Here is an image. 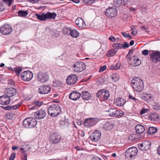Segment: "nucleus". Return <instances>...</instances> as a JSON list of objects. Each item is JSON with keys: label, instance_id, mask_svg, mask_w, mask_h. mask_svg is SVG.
<instances>
[{"label": "nucleus", "instance_id": "obj_1", "mask_svg": "<svg viewBox=\"0 0 160 160\" xmlns=\"http://www.w3.org/2000/svg\"><path fill=\"white\" fill-rule=\"evenodd\" d=\"M132 87L135 91L140 92L144 88L143 82L139 78L135 77L131 81Z\"/></svg>", "mask_w": 160, "mask_h": 160}, {"label": "nucleus", "instance_id": "obj_2", "mask_svg": "<svg viewBox=\"0 0 160 160\" xmlns=\"http://www.w3.org/2000/svg\"><path fill=\"white\" fill-rule=\"evenodd\" d=\"M60 107L57 104H52L48 108V112L49 115L52 117L58 116L61 112Z\"/></svg>", "mask_w": 160, "mask_h": 160}, {"label": "nucleus", "instance_id": "obj_3", "mask_svg": "<svg viewBox=\"0 0 160 160\" xmlns=\"http://www.w3.org/2000/svg\"><path fill=\"white\" fill-rule=\"evenodd\" d=\"M37 124V121L31 117L26 118L23 122V126L26 128H34Z\"/></svg>", "mask_w": 160, "mask_h": 160}, {"label": "nucleus", "instance_id": "obj_4", "mask_svg": "<svg viewBox=\"0 0 160 160\" xmlns=\"http://www.w3.org/2000/svg\"><path fill=\"white\" fill-rule=\"evenodd\" d=\"M86 66V65L84 62H77L74 64L72 68L74 72H80L85 69Z\"/></svg>", "mask_w": 160, "mask_h": 160}, {"label": "nucleus", "instance_id": "obj_5", "mask_svg": "<svg viewBox=\"0 0 160 160\" xmlns=\"http://www.w3.org/2000/svg\"><path fill=\"white\" fill-rule=\"evenodd\" d=\"M104 14L107 17L112 18L114 17L117 15V10L114 7H109L107 8L104 12Z\"/></svg>", "mask_w": 160, "mask_h": 160}, {"label": "nucleus", "instance_id": "obj_6", "mask_svg": "<svg viewBox=\"0 0 160 160\" xmlns=\"http://www.w3.org/2000/svg\"><path fill=\"white\" fill-rule=\"evenodd\" d=\"M98 98H102L104 100H107L110 96L109 91L106 89H102L98 91L96 94Z\"/></svg>", "mask_w": 160, "mask_h": 160}, {"label": "nucleus", "instance_id": "obj_7", "mask_svg": "<svg viewBox=\"0 0 160 160\" xmlns=\"http://www.w3.org/2000/svg\"><path fill=\"white\" fill-rule=\"evenodd\" d=\"M61 139V136L58 133H52L49 136L50 142L54 144L58 143Z\"/></svg>", "mask_w": 160, "mask_h": 160}, {"label": "nucleus", "instance_id": "obj_8", "mask_svg": "<svg viewBox=\"0 0 160 160\" xmlns=\"http://www.w3.org/2000/svg\"><path fill=\"white\" fill-rule=\"evenodd\" d=\"M49 76L47 73L39 72L38 73L37 79L42 83H44L49 79Z\"/></svg>", "mask_w": 160, "mask_h": 160}, {"label": "nucleus", "instance_id": "obj_9", "mask_svg": "<svg viewBox=\"0 0 160 160\" xmlns=\"http://www.w3.org/2000/svg\"><path fill=\"white\" fill-rule=\"evenodd\" d=\"M32 73L29 71L24 72L21 75L22 79L25 81H29L32 78Z\"/></svg>", "mask_w": 160, "mask_h": 160}, {"label": "nucleus", "instance_id": "obj_10", "mask_svg": "<svg viewBox=\"0 0 160 160\" xmlns=\"http://www.w3.org/2000/svg\"><path fill=\"white\" fill-rule=\"evenodd\" d=\"M99 120L97 118H88L85 120L84 124L87 127H90L96 124Z\"/></svg>", "mask_w": 160, "mask_h": 160}, {"label": "nucleus", "instance_id": "obj_11", "mask_svg": "<svg viewBox=\"0 0 160 160\" xmlns=\"http://www.w3.org/2000/svg\"><path fill=\"white\" fill-rule=\"evenodd\" d=\"M101 136L100 132L98 130H96L91 134L89 137L92 141L97 142L99 140Z\"/></svg>", "mask_w": 160, "mask_h": 160}, {"label": "nucleus", "instance_id": "obj_12", "mask_svg": "<svg viewBox=\"0 0 160 160\" xmlns=\"http://www.w3.org/2000/svg\"><path fill=\"white\" fill-rule=\"evenodd\" d=\"M129 60L130 62V64L134 67H137L139 66L141 62L140 60L135 56H133Z\"/></svg>", "mask_w": 160, "mask_h": 160}, {"label": "nucleus", "instance_id": "obj_13", "mask_svg": "<svg viewBox=\"0 0 160 160\" xmlns=\"http://www.w3.org/2000/svg\"><path fill=\"white\" fill-rule=\"evenodd\" d=\"M12 31L11 27L8 25H5L1 27L0 28L1 33L4 35L10 33L12 32Z\"/></svg>", "mask_w": 160, "mask_h": 160}, {"label": "nucleus", "instance_id": "obj_14", "mask_svg": "<svg viewBox=\"0 0 160 160\" xmlns=\"http://www.w3.org/2000/svg\"><path fill=\"white\" fill-rule=\"evenodd\" d=\"M150 55L152 62L157 63L160 61V52H159L150 53Z\"/></svg>", "mask_w": 160, "mask_h": 160}, {"label": "nucleus", "instance_id": "obj_15", "mask_svg": "<svg viewBox=\"0 0 160 160\" xmlns=\"http://www.w3.org/2000/svg\"><path fill=\"white\" fill-rule=\"evenodd\" d=\"M46 115V112L44 110L40 109L35 112L34 116L37 119H41L43 118Z\"/></svg>", "mask_w": 160, "mask_h": 160}, {"label": "nucleus", "instance_id": "obj_16", "mask_svg": "<svg viewBox=\"0 0 160 160\" xmlns=\"http://www.w3.org/2000/svg\"><path fill=\"white\" fill-rule=\"evenodd\" d=\"M51 90L50 87L48 85H42L39 87L38 92L41 94H46L49 93Z\"/></svg>", "mask_w": 160, "mask_h": 160}, {"label": "nucleus", "instance_id": "obj_17", "mask_svg": "<svg viewBox=\"0 0 160 160\" xmlns=\"http://www.w3.org/2000/svg\"><path fill=\"white\" fill-rule=\"evenodd\" d=\"M77 81V77L73 74H71L69 75L66 79L67 83L69 85H73L75 84Z\"/></svg>", "mask_w": 160, "mask_h": 160}, {"label": "nucleus", "instance_id": "obj_18", "mask_svg": "<svg viewBox=\"0 0 160 160\" xmlns=\"http://www.w3.org/2000/svg\"><path fill=\"white\" fill-rule=\"evenodd\" d=\"M11 99L6 95H3L0 97V104L2 105H7L9 104Z\"/></svg>", "mask_w": 160, "mask_h": 160}, {"label": "nucleus", "instance_id": "obj_19", "mask_svg": "<svg viewBox=\"0 0 160 160\" xmlns=\"http://www.w3.org/2000/svg\"><path fill=\"white\" fill-rule=\"evenodd\" d=\"M5 93L6 96L8 97H12L16 95L17 93L16 90L13 88H7L5 91Z\"/></svg>", "mask_w": 160, "mask_h": 160}, {"label": "nucleus", "instance_id": "obj_20", "mask_svg": "<svg viewBox=\"0 0 160 160\" xmlns=\"http://www.w3.org/2000/svg\"><path fill=\"white\" fill-rule=\"evenodd\" d=\"M81 94L77 91H73L70 94L69 98L73 100H76L81 97Z\"/></svg>", "mask_w": 160, "mask_h": 160}, {"label": "nucleus", "instance_id": "obj_21", "mask_svg": "<svg viewBox=\"0 0 160 160\" xmlns=\"http://www.w3.org/2000/svg\"><path fill=\"white\" fill-rule=\"evenodd\" d=\"M142 100L146 101H152L153 100V97L151 94L147 93H144L142 96Z\"/></svg>", "mask_w": 160, "mask_h": 160}, {"label": "nucleus", "instance_id": "obj_22", "mask_svg": "<svg viewBox=\"0 0 160 160\" xmlns=\"http://www.w3.org/2000/svg\"><path fill=\"white\" fill-rule=\"evenodd\" d=\"M125 102L124 99L119 97L116 99L114 101V103L117 106L120 107L123 106Z\"/></svg>", "mask_w": 160, "mask_h": 160}, {"label": "nucleus", "instance_id": "obj_23", "mask_svg": "<svg viewBox=\"0 0 160 160\" xmlns=\"http://www.w3.org/2000/svg\"><path fill=\"white\" fill-rule=\"evenodd\" d=\"M35 16L37 17V19L40 21H44L46 20V14L44 13H41L39 14L36 13Z\"/></svg>", "mask_w": 160, "mask_h": 160}, {"label": "nucleus", "instance_id": "obj_24", "mask_svg": "<svg viewBox=\"0 0 160 160\" xmlns=\"http://www.w3.org/2000/svg\"><path fill=\"white\" fill-rule=\"evenodd\" d=\"M75 23L79 28H83L85 26V22L81 18H77L75 21Z\"/></svg>", "mask_w": 160, "mask_h": 160}, {"label": "nucleus", "instance_id": "obj_25", "mask_svg": "<svg viewBox=\"0 0 160 160\" xmlns=\"http://www.w3.org/2000/svg\"><path fill=\"white\" fill-rule=\"evenodd\" d=\"M135 129L137 133L140 134L143 133L145 130L144 127L141 125H137L135 127Z\"/></svg>", "mask_w": 160, "mask_h": 160}, {"label": "nucleus", "instance_id": "obj_26", "mask_svg": "<svg viewBox=\"0 0 160 160\" xmlns=\"http://www.w3.org/2000/svg\"><path fill=\"white\" fill-rule=\"evenodd\" d=\"M91 97V94L87 91H85L82 93V97L83 100H88Z\"/></svg>", "mask_w": 160, "mask_h": 160}, {"label": "nucleus", "instance_id": "obj_27", "mask_svg": "<svg viewBox=\"0 0 160 160\" xmlns=\"http://www.w3.org/2000/svg\"><path fill=\"white\" fill-rule=\"evenodd\" d=\"M113 124L112 122H106L103 126V128L107 130H110L113 128Z\"/></svg>", "mask_w": 160, "mask_h": 160}, {"label": "nucleus", "instance_id": "obj_28", "mask_svg": "<svg viewBox=\"0 0 160 160\" xmlns=\"http://www.w3.org/2000/svg\"><path fill=\"white\" fill-rule=\"evenodd\" d=\"M56 16L57 15L55 12L50 13L48 12L46 13L47 19H54L55 18Z\"/></svg>", "mask_w": 160, "mask_h": 160}, {"label": "nucleus", "instance_id": "obj_29", "mask_svg": "<svg viewBox=\"0 0 160 160\" xmlns=\"http://www.w3.org/2000/svg\"><path fill=\"white\" fill-rule=\"evenodd\" d=\"M157 131L158 129L156 128L151 127L148 128V133L149 134H154Z\"/></svg>", "mask_w": 160, "mask_h": 160}, {"label": "nucleus", "instance_id": "obj_30", "mask_svg": "<svg viewBox=\"0 0 160 160\" xmlns=\"http://www.w3.org/2000/svg\"><path fill=\"white\" fill-rule=\"evenodd\" d=\"M117 52V50L116 49H114V48L110 50L107 53V57H110L113 56Z\"/></svg>", "mask_w": 160, "mask_h": 160}, {"label": "nucleus", "instance_id": "obj_31", "mask_svg": "<svg viewBox=\"0 0 160 160\" xmlns=\"http://www.w3.org/2000/svg\"><path fill=\"white\" fill-rule=\"evenodd\" d=\"M116 109L110 108L108 109V111H106L108 112V115L112 117L115 116V112H116Z\"/></svg>", "mask_w": 160, "mask_h": 160}, {"label": "nucleus", "instance_id": "obj_32", "mask_svg": "<svg viewBox=\"0 0 160 160\" xmlns=\"http://www.w3.org/2000/svg\"><path fill=\"white\" fill-rule=\"evenodd\" d=\"M151 143L150 142L147 141L143 143L144 151L148 150L151 147Z\"/></svg>", "mask_w": 160, "mask_h": 160}, {"label": "nucleus", "instance_id": "obj_33", "mask_svg": "<svg viewBox=\"0 0 160 160\" xmlns=\"http://www.w3.org/2000/svg\"><path fill=\"white\" fill-rule=\"evenodd\" d=\"M18 15L20 17H25L28 14L26 11L19 10L18 12Z\"/></svg>", "mask_w": 160, "mask_h": 160}, {"label": "nucleus", "instance_id": "obj_34", "mask_svg": "<svg viewBox=\"0 0 160 160\" xmlns=\"http://www.w3.org/2000/svg\"><path fill=\"white\" fill-rule=\"evenodd\" d=\"M70 35L72 37L76 38L78 36L79 33L76 30L73 29L71 31Z\"/></svg>", "mask_w": 160, "mask_h": 160}, {"label": "nucleus", "instance_id": "obj_35", "mask_svg": "<svg viewBox=\"0 0 160 160\" xmlns=\"http://www.w3.org/2000/svg\"><path fill=\"white\" fill-rule=\"evenodd\" d=\"M129 148L132 150H131V154H130V155L132 158L133 156H135L137 154V149L135 147H132Z\"/></svg>", "mask_w": 160, "mask_h": 160}, {"label": "nucleus", "instance_id": "obj_36", "mask_svg": "<svg viewBox=\"0 0 160 160\" xmlns=\"http://www.w3.org/2000/svg\"><path fill=\"white\" fill-rule=\"evenodd\" d=\"M158 118V117L157 115L153 113L151 114L148 116V119L152 121H154L156 119Z\"/></svg>", "mask_w": 160, "mask_h": 160}, {"label": "nucleus", "instance_id": "obj_37", "mask_svg": "<svg viewBox=\"0 0 160 160\" xmlns=\"http://www.w3.org/2000/svg\"><path fill=\"white\" fill-rule=\"evenodd\" d=\"M71 29L65 27L63 29V33L65 35H70L71 31Z\"/></svg>", "mask_w": 160, "mask_h": 160}, {"label": "nucleus", "instance_id": "obj_38", "mask_svg": "<svg viewBox=\"0 0 160 160\" xmlns=\"http://www.w3.org/2000/svg\"><path fill=\"white\" fill-rule=\"evenodd\" d=\"M132 150L131 149H130V148H128L126 151L125 153V156L126 158L131 159L132 158L130 154L131 152V150Z\"/></svg>", "mask_w": 160, "mask_h": 160}, {"label": "nucleus", "instance_id": "obj_39", "mask_svg": "<svg viewBox=\"0 0 160 160\" xmlns=\"http://www.w3.org/2000/svg\"><path fill=\"white\" fill-rule=\"evenodd\" d=\"M111 79L113 81L117 82L119 80V76L117 74H113L111 76Z\"/></svg>", "mask_w": 160, "mask_h": 160}, {"label": "nucleus", "instance_id": "obj_40", "mask_svg": "<svg viewBox=\"0 0 160 160\" xmlns=\"http://www.w3.org/2000/svg\"><path fill=\"white\" fill-rule=\"evenodd\" d=\"M112 47L114 49H116L117 50V49H121L122 48V44L119 43H114L113 44Z\"/></svg>", "mask_w": 160, "mask_h": 160}, {"label": "nucleus", "instance_id": "obj_41", "mask_svg": "<svg viewBox=\"0 0 160 160\" xmlns=\"http://www.w3.org/2000/svg\"><path fill=\"white\" fill-rule=\"evenodd\" d=\"M122 0H113L114 5L116 7L120 6L122 3Z\"/></svg>", "mask_w": 160, "mask_h": 160}, {"label": "nucleus", "instance_id": "obj_42", "mask_svg": "<svg viewBox=\"0 0 160 160\" xmlns=\"http://www.w3.org/2000/svg\"><path fill=\"white\" fill-rule=\"evenodd\" d=\"M60 124L66 126L69 125V121L68 119H65L64 120H62L60 122Z\"/></svg>", "mask_w": 160, "mask_h": 160}, {"label": "nucleus", "instance_id": "obj_43", "mask_svg": "<svg viewBox=\"0 0 160 160\" xmlns=\"http://www.w3.org/2000/svg\"><path fill=\"white\" fill-rule=\"evenodd\" d=\"M95 0H82V1L85 4L88 5H90L93 3Z\"/></svg>", "mask_w": 160, "mask_h": 160}, {"label": "nucleus", "instance_id": "obj_44", "mask_svg": "<svg viewBox=\"0 0 160 160\" xmlns=\"http://www.w3.org/2000/svg\"><path fill=\"white\" fill-rule=\"evenodd\" d=\"M53 85L55 87H59L61 86L62 83L61 82L55 80L53 81Z\"/></svg>", "mask_w": 160, "mask_h": 160}, {"label": "nucleus", "instance_id": "obj_45", "mask_svg": "<svg viewBox=\"0 0 160 160\" xmlns=\"http://www.w3.org/2000/svg\"><path fill=\"white\" fill-rule=\"evenodd\" d=\"M15 71L16 72V74L18 76H19L20 73L22 71V68L19 67H16L14 69Z\"/></svg>", "mask_w": 160, "mask_h": 160}, {"label": "nucleus", "instance_id": "obj_46", "mask_svg": "<svg viewBox=\"0 0 160 160\" xmlns=\"http://www.w3.org/2000/svg\"><path fill=\"white\" fill-rule=\"evenodd\" d=\"M21 105V103H18L14 105L10 106V111L16 109L19 107Z\"/></svg>", "mask_w": 160, "mask_h": 160}, {"label": "nucleus", "instance_id": "obj_47", "mask_svg": "<svg viewBox=\"0 0 160 160\" xmlns=\"http://www.w3.org/2000/svg\"><path fill=\"white\" fill-rule=\"evenodd\" d=\"M115 116L117 117L119 116H121L123 114V112L121 111H119L116 110V112H115Z\"/></svg>", "mask_w": 160, "mask_h": 160}, {"label": "nucleus", "instance_id": "obj_48", "mask_svg": "<svg viewBox=\"0 0 160 160\" xmlns=\"http://www.w3.org/2000/svg\"><path fill=\"white\" fill-rule=\"evenodd\" d=\"M12 0H3L2 1L5 3L8 6L11 5Z\"/></svg>", "mask_w": 160, "mask_h": 160}, {"label": "nucleus", "instance_id": "obj_49", "mask_svg": "<svg viewBox=\"0 0 160 160\" xmlns=\"http://www.w3.org/2000/svg\"><path fill=\"white\" fill-rule=\"evenodd\" d=\"M133 52V49H131L130 50L128 55L126 56V58L127 59H129L131 58V57H130V56L132 54Z\"/></svg>", "mask_w": 160, "mask_h": 160}, {"label": "nucleus", "instance_id": "obj_50", "mask_svg": "<svg viewBox=\"0 0 160 160\" xmlns=\"http://www.w3.org/2000/svg\"><path fill=\"white\" fill-rule=\"evenodd\" d=\"M122 34L123 36L125 38H128L130 39L132 38V37L131 35H130L128 33H126L125 32H122Z\"/></svg>", "mask_w": 160, "mask_h": 160}, {"label": "nucleus", "instance_id": "obj_51", "mask_svg": "<svg viewBox=\"0 0 160 160\" xmlns=\"http://www.w3.org/2000/svg\"><path fill=\"white\" fill-rule=\"evenodd\" d=\"M148 111V109H144L143 108L140 111V114L141 115L142 114H143L145 113L146 112H147Z\"/></svg>", "mask_w": 160, "mask_h": 160}, {"label": "nucleus", "instance_id": "obj_52", "mask_svg": "<svg viewBox=\"0 0 160 160\" xmlns=\"http://www.w3.org/2000/svg\"><path fill=\"white\" fill-rule=\"evenodd\" d=\"M16 156V153L15 152L12 153L9 158V160H14Z\"/></svg>", "mask_w": 160, "mask_h": 160}, {"label": "nucleus", "instance_id": "obj_53", "mask_svg": "<svg viewBox=\"0 0 160 160\" xmlns=\"http://www.w3.org/2000/svg\"><path fill=\"white\" fill-rule=\"evenodd\" d=\"M135 135H131L129 138V139L132 141L135 140L136 139V138L135 137Z\"/></svg>", "mask_w": 160, "mask_h": 160}, {"label": "nucleus", "instance_id": "obj_54", "mask_svg": "<svg viewBox=\"0 0 160 160\" xmlns=\"http://www.w3.org/2000/svg\"><path fill=\"white\" fill-rule=\"evenodd\" d=\"M129 98L130 99L132 100L135 103L137 102V101H138V100L136 98L133 97L131 95H129Z\"/></svg>", "mask_w": 160, "mask_h": 160}, {"label": "nucleus", "instance_id": "obj_55", "mask_svg": "<svg viewBox=\"0 0 160 160\" xmlns=\"http://www.w3.org/2000/svg\"><path fill=\"white\" fill-rule=\"evenodd\" d=\"M106 69V66L105 65L101 67L99 70V72H102L105 70Z\"/></svg>", "mask_w": 160, "mask_h": 160}, {"label": "nucleus", "instance_id": "obj_56", "mask_svg": "<svg viewBox=\"0 0 160 160\" xmlns=\"http://www.w3.org/2000/svg\"><path fill=\"white\" fill-rule=\"evenodd\" d=\"M143 143L138 144V147L142 151H144Z\"/></svg>", "mask_w": 160, "mask_h": 160}, {"label": "nucleus", "instance_id": "obj_57", "mask_svg": "<svg viewBox=\"0 0 160 160\" xmlns=\"http://www.w3.org/2000/svg\"><path fill=\"white\" fill-rule=\"evenodd\" d=\"M148 51L147 50H144L142 52V54L145 56L148 55Z\"/></svg>", "mask_w": 160, "mask_h": 160}, {"label": "nucleus", "instance_id": "obj_58", "mask_svg": "<svg viewBox=\"0 0 160 160\" xmlns=\"http://www.w3.org/2000/svg\"><path fill=\"white\" fill-rule=\"evenodd\" d=\"M35 104L37 106H41L42 104V102L38 101H36L34 102Z\"/></svg>", "mask_w": 160, "mask_h": 160}, {"label": "nucleus", "instance_id": "obj_59", "mask_svg": "<svg viewBox=\"0 0 160 160\" xmlns=\"http://www.w3.org/2000/svg\"><path fill=\"white\" fill-rule=\"evenodd\" d=\"M115 67V70H117L120 67V65L117 62L114 65Z\"/></svg>", "mask_w": 160, "mask_h": 160}, {"label": "nucleus", "instance_id": "obj_60", "mask_svg": "<svg viewBox=\"0 0 160 160\" xmlns=\"http://www.w3.org/2000/svg\"><path fill=\"white\" fill-rule=\"evenodd\" d=\"M14 83L15 82L12 79H10L8 81V83L11 85H14Z\"/></svg>", "mask_w": 160, "mask_h": 160}, {"label": "nucleus", "instance_id": "obj_61", "mask_svg": "<svg viewBox=\"0 0 160 160\" xmlns=\"http://www.w3.org/2000/svg\"><path fill=\"white\" fill-rule=\"evenodd\" d=\"M22 160H27V155L26 154H24L23 155L21 156Z\"/></svg>", "mask_w": 160, "mask_h": 160}, {"label": "nucleus", "instance_id": "obj_62", "mask_svg": "<svg viewBox=\"0 0 160 160\" xmlns=\"http://www.w3.org/2000/svg\"><path fill=\"white\" fill-rule=\"evenodd\" d=\"M109 39L113 42H114L115 41V37L112 36H110L109 38Z\"/></svg>", "mask_w": 160, "mask_h": 160}, {"label": "nucleus", "instance_id": "obj_63", "mask_svg": "<svg viewBox=\"0 0 160 160\" xmlns=\"http://www.w3.org/2000/svg\"><path fill=\"white\" fill-rule=\"evenodd\" d=\"M5 7L2 3H0V11L3 10L4 9Z\"/></svg>", "mask_w": 160, "mask_h": 160}, {"label": "nucleus", "instance_id": "obj_64", "mask_svg": "<svg viewBox=\"0 0 160 160\" xmlns=\"http://www.w3.org/2000/svg\"><path fill=\"white\" fill-rule=\"evenodd\" d=\"M131 34L133 35H136L137 34V30H134L132 31Z\"/></svg>", "mask_w": 160, "mask_h": 160}]
</instances>
